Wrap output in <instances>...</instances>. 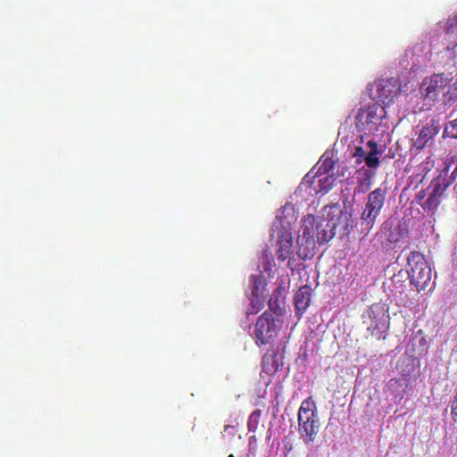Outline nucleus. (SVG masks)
Instances as JSON below:
<instances>
[{
	"instance_id": "39448f33",
	"label": "nucleus",
	"mask_w": 457,
	"mask_h": 457,
	"mask_svg": "<svg viewBox=\"0 0 457 457\" xmlns=\"http://www.w3.org/2000/svg\"><path fill=\"white\" fill-rule=\"evenodd\" d=\"M386 117L385 106L378 103L369 104L358 110L355 116L356 129L367 134H373L378 131Z\"/></svg>"
},
{
	"instance_id": "a211bd4d",
	"label": "nucleus",
	"mask_w": 457,
	"mask_h": 457,
	"mask_svg": "<svg viewBox=\"0 0 457 457\" xmlns=\"http://www.w3.org/2000/svg\"><path fill=\"white\" fill-rule=\"evenodd\" d=\"M446 92L443 93V102L445 104H453L457 99V85H448Z\"/></svg>"
},
{
	"instance_id": "f3484780",
	"label": "nucleus",
	"mask_w": 457,
	"mask_h": 457,
	"mask_svg": "<svg viewBox=\"0 0 457 457\" xmlns=\"http://www.w3.org/2000/svg\"><path fill=\"white\" fill-rule=\"evenodd\" d=\"M387 320L385 314H382V318L378 320H372L371 324L368 327V329L371 331V334L380 338L381 335L387 328Z\"/></svg>"
},
{
	"instance_id": "a878e982",
	"label": "nucleus",
	"mask_w": 457,
	"mask_h": 457,
	"mask_svg": "<svg viewBox=\"0 0 457 457\" xmlns=\"http://www.w3.org/2000/svg\"><path fill=\"white\" fill-rule=\"evenodd\" d=\"M228 457H236V456H235L234 454H232V453H231V454H229V456H228Z\"/></svg>"
},
{
	"instance_id": "0eeeda50",
	"label": "nucleus",
	"mask_w": 457,
	"mask_h": 457,
	"mask_svg": "<svg viewBox=\"0 0 457 457\" xmlns=\"http://www.w3.org/2000/svg\"><path fill=\"white\" fill-rule=\"evenodd\" d=\"M409 269L406 270L411 284L420 292L425 289L431 280V269L424 255L420 252H411L407 259Z\"/></svg>"
},
{
	"instance_id": "f03ea898",
	"label": "nucleus",
	"mask_w": 457,
	"mask_h": 457,
	"mask_svg": "<svg viewBox=\"0 0 457 457\" xmlns=\"http://www.w3.org/2000/svg\"><path fill=\"white\" fill-rule=\"evenodd\" d=\"M446 173L433 179L427 189L420 190L416 195V201L424 211L434 212L437 210L442 201L446 197V190L450 186Z\"/></svg>"
},
{
	"instance_id": "4468645a",
	"label": "nucleus",
	"mask_w": 457,
	"mask_h": 457,
	"mask_svg": "<svg viewBox=\"0 0 457 457\" xmlns=\"http://www.w3.org/2000/svg\"><path fill=\"white\" fill-rule=\"evenodd\" d=\"M316 243H318V241L313 240V238L298 235L296 239V254L298 257L303 261L312 259L316 253Z\"/></svg>"
},
{
	"instance_id": "412c9836",
	"label": "nucleus",
	"mask_w": 457,
	"mask_h": 457,
	"mask_svg": "<svg viewBox=\"0 0 457 457\" xmlns=\"http://www.w3.org/2000/svg\"><path fill=\"white\" fill-rule=\"evenodd\" d=\"M251 283H252V295H261L260 287H264L262 276H252Z\"/></svg>"
},
{
	"instance_id": "aec40b11",
	"label": "nucleus",
	"mask_w": 457,
	"mask_h": 457,
	"mask_svg": "<svg viewBox=\"0 0 457 457\" xmlns=\"http://www.w3.org/2000/svg\"><path fill=\"white\" fill-rule=\"evenodd\" d=\"M373 176V173H370V171H366V178L358 183L355 191L359 193H367L371 186V178Z\"/></svg>"
},
{
	"instance_id": "423d86ee",
	"label": "nucleus",
	"mask_w": 457,
	"mask_h": 457,
	"mask_svg": "<svg viewBox=\"0 0 457 457\" xmlns=\"http://www.w3.org/2000/svg\"><path fill=\"white\" fill-rule=\"evenodd\" d=\"M272 238L277 239L276 255L279 262L287 261V268L294 270L293 262V236L288 226L283 225L280 220H276L271 226Z\"/></svg>"
},
{
	"instance_id": "9b49d317",
	"label": "nucleus",
	"mask_w": 457,
	"mask_h": 457,
	"mask_svg": "<svg viewBox=\"0 0 457 457\" xmlns=\"http://www.w3.org/2000/svg\"><path fill=\"white\" fill-rule=\"evenodd\" d=\"M366 146L368 151L362 146H356L354 148L353 156L356 157V163L361 164L364 161L370 169H377L380 164L379 158L378 157L379 154L378 144L373 140H370L367 142Z\"/></svg>"
},
{
	"instance_id": "f257e3e1",
	"label": "nucleus",
	"mask_w": 457,
	"mask_h": 457,
	"mask_svg": "<svg viewBox=\"0 0 457 457\" xmlns=\"http://www.w3.org/2000/svg\"><path fill=\"white\" fill-rule=\"evenodd\" d=\"M320 420L317 407L312 397L303 400L298 410V431L303 443L314 442L319 432Z\"/></svg>"
},
{
	"instance_id": "2eb2a0df",
	"label": "nucleus",
	"mask_w": 457,
	"mask_h": 457,
	"mask_svg": "<svg viewBox=\"0 0 457 457\" xmlns=\"http://www.w3.org/2000/svg\"><path fill=\"white\" fill-rule=\"evenodd\" d=\"M312 297L311 287L305 285L301 287L295 294L294 304L296 311V314L302 316L303 313L309 307Z\"/></svg>"
},
{
	"instance_id": "9d476101",
	"label": "nucleus",
	"mask_w": 457,
	"mask_h": 457,
	"mask_svg": "<svg viewBox=\"0 0 457 457\" xmlns=\"http://www.w3.org/2000/svg\"><path fill=\"white\" fill-rule=\"evenodd\" d=\"M451 80L452 78L444 73L434 74L423 80L420 91L427 98L435 100L448 87Z\"/></svg>"
},
{
	"instance_id": "393cba45",
	"label": "nucleus",
	"mask_w": 457,
	"mask_h": 457,
	"mask_svg": "<svg viewBox=\"0 0 457 457\" xmlns=\"http://www.w3.org/2000/svg\"><path fill=\"white\" fill-rule=\"evenodd\" d=\"M445 54L448 59L453 62H455L457 58V43H455L452 47H447L445 49Z\"/></svg>"
},
{
	"instance_id": "20e7f679",
	"label": "nucleus",
	"mask_w": 457,
	"mask_h": 457,
	"mask_svg": "<svg viewBox=\"0 0 457 457\" xmlns=\"http://www.w3.org/2000/svg\"><path fill=\"white\" fill-rule=\"evenodd\" d=\"M337 223L333 220L316 218L309 214L303 220L299 235L313 238L319 244H324L332 239L336 234Z\"/></svg>"
},
{
	"instance_id": "7ed1b4c3",
	"label": "nucleus",
	"mask_w": 457,
	"mask_h": 457,
	"mask_svg": "<svg viewBox=\"0 0 457 457\" xmlns=\"http://www.w3.org/2000/svg\"><path fill=\"white\" fill-rule=\"evenodd\" d=\"M386 188L377 187L367 196L364 209L361 213V232L367 236L372 229L386 199Z\"/></svg>"
},
{
	"instance_id": "f8f14e48",
	"label": "nucleus",
	"mask_w": 457,
	"mask_h": 457,
	"mask_svg": "<svg viewBox=\"0 0 457 457\" xmlns=\"http://www.w3.org/2000/svg\"><path fill=\"white\" fill-rule=\"evenodd\" d=\"M337 179L334 173H326L321 171H316L315 174L311 178L310 173L306 174L303 179V183H309L310 187L315 193H327L332 188Z\"/></svg>"
},
{
	"instance_id": "dca6fc26",
	"label": "nucleus",
	"mask_w": 457,
	"mask_h": 457,
	"mask_svg": "<svg viewBox=\"0 0 457 457\" xmlns=\"http://www.w3.org/2000/svg\"><path fill=\"white\" fill-rule=\"evenodd\" d=\"M284 291L285 288L282 286L278 287L271 294L268 305L270 310L276 313L277 315H279L282 313V304L284 303Z\"/></svg>"
},
{
	"instance_id": "5701e85b",
	"label": "nucleus",
	"mask_w": 457,
	"mask_h": 457,
	"mask_svg": "<svg viewBox=\"0 0 457 457\" xmlns=\"http://www.w3.org/2000/svg\"><path fill=\"white\" fill-rule=\"evenodd\" d=\"M334 169V161L327 158L323 161L322 164L318 168L317 171L330 173Z\"/></svg>"
},
{
	"instance_id": "b1692460",
	"label": "nucleus",
	"mask_w": 457,
	"mask_h": 457,
	"mask_svg": "<svg viewBox=\"0 0 457 457\" xmlns=\"http://www.w3.org/2000/svg\"><path fill=\"white\" fill-rule=\"evenodd\" d=\"M445 132L449 134L452 137L457 138V118L445 127Z\"/></svg>"
},
{
	"instance_id": "1a4fd4ad",
	"label": "nucleus",
	"mask_w": 457,
	"mask_h": 457,
	"mask_svg": "<svg viewBox=\"0 0 457 457\" xmlns=\"http://www.w3.org/2000/svg\"><path fill=\"white\" fill-rule=\"evenodd\" d=\"M278 320L271 313L264 312L257 320L254 328L255 343L258 345L270 344L278 335Z\"/></svg>"
},
{
	"instance_id": "6e6552de",
	"label": "nucleus",
	"mask_w": 457,
	"mask_h": 457,
	"mask_svg": "<svg viewBox=\"0 0 457 457\" xmlns=\"http://www.w3.org/2000/svg\"><path fill=\"white\" fill-rule=\"evenodd\" d=\"M401 82L398 79H378L370 85V97L383 106L390 105L401 95Z\"/></svg>"
},
{
	"instance_id": "6ab92c4d",
	"label": "nucleus",
	"mask_w": 457,
	"mask_h": 457,
	"mask_svg": "<svg viewBox=\"0 0 457 457\" xmlns=\"http://www.w3.org/2000/svg\"><path fill=\"white\" fill-rule=\"evenodd\" d=\"M264 296L262 295H253L251 307L247 314H256L264 307Z\"/></svg>"
},
{
	"instance_id": "4be33fe9",
	"label": "nucleus",
	"mask_w": 457,
	"mask_h": 457,
	"mask_svg": "<svg viewBox=\"0 0 457 457\" xmlns=\"http://www.w3.org/2000/svg\"><path fill=\"white\" fill-rule=\"evenodd\" d=\"M407 278H408V275H407L406 271H403L402 270L397 274H395L391 279H392V283L396 287V285H398V284L403 286V283L406 282Z\"/></svg>"
},
{
	"instance_id": "ddd939ff",
	"label": "nucleus",
	"mask_w": 457,
	"mask_h": 457,
	"mask_svg": "<svg viewBox=\"0 0 457 457\" xmlns=\"http://www.w3.org/2000/svg\"><path fill=\"white\" fill-rule=\"evenodd\" d=\"M441 129L438 121L431 120L429 123L422 127L417 137L412 138V146L421 150L426 147Z\"/></svg>"
}]
</instances>
